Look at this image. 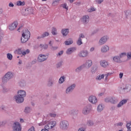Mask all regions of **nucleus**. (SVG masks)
Here are the masks:
<instances>
[{"label": "nucleus", "instance_id": "f257e3e1", "mask_svg": "<svg viewBox=\"0 0 131 131\" xmlns=\"http://www.w3.org/2000/svg\"><path fill=\"white\" fill-rule=\"evenodd\" d=\"M26 97V92L24 90H20L17 91V95L14 98L15 102L18 104H21L24 102V98Z\"/></svg>", "mask_w": 131, "mask_h": 131}, {"label": "nucleus", "instance_id": "f03ea898", "mask_svg": "<svg viewBox=\"0 0 131 131\" xmlns=\"http://www.w3.org/2000/svg\"><path fill=\"white\" fill-rule=\"evenodd\" d=\"M30 32L27 30L25 29L22 33V36L21 38V41L23 43H25L26 41H28V39L30 38Z\"/></svg>", "mask_w": 131, "mask_h": 131}, {"label": "nucleus", "instance_id": "7ed1b4c3", "mask_svg": "<svg viewBox=\"0 0 131 131\" xmlns=\"http://www.w3.org/2000/svg\"><path fill=\"white\" fill-rule=\"evenodd\" d=\"M15 54H17V55H22L23 56H26L28 54L30 53V50L29 49H24L23 48H19L16 49L14 51Z\"/></svg>", "mask_w": 131, "mask_h": 131}, {"label": "nucleus", "instance_id": "20e7f679", "mask_svg": "<svg viewBox=\"0 0 131 131\" xmlns=\"http://www.w3.org/2000/svg\"><path fill=\"white\" fill-rule=\"evenodd\" d=\"M14 77V73L12 72H7L5 76L3 77L2 80L3 83H6L8 82V80L12 79Z\"/></svg>", "mask_w": 131, "mask_h": 131}, {"label": "nucleus", "instance_id": "39448f33", "mask_svg": "<svg viewBox=\"0 0 131 131\" xmlns=\"http://www.w3.org/2000/svg\"><path fill=\"white\" fill-rule=\"evenodd\" d=\"M59 127L63 130H67L69 128V122L67 120H62L60 121Z\"/></svg>", "mask_w": 131, "mask_h": 131}, {"label": "nucleus", "instance_id": "423d86ee", "mask_svg": "<svg viewBox=\"0 0 131 131\" xmlns=\"http://www.w3.org/2000/svg\"><path fill=\"white\" fill-rule=\"evenodd\" d=\"M105 102H110L112 104H116L119 101V99L117 97L112 96L111 97H107L105 99Z\"/></svg>", "mask_w": 131, "mask_h": 131}, {"label": "nucleus", "instance_id": "0eeeda50", "mask_svg": "<svg viewBox=\"0 0 131 131\" xmlns=\"http://www.w3.org/2000/svg\"><path fill=\"white\" fill-rule=\"evenodd\" d=\"M47 124L45 125V128H48V129H52V128L55 127V126H56V125L57 124V123L55 121H47Z\"/></svg>", "mask_w": 131, "mask_h": 131}, {"label": "nucleus", "instance_id": "6e6552de", "mask_svg": "<svg viewBox=\"0 0 131 131\" xmlns=\"http://www.w3.org/2000/svg\"><path fill=\"white\" fill-rule=\"evenodd\" d=\"M109 39V36L107 35H105L102 36L98 42L99 45L100 46H103V45H105Z\"/></svg>", "mask_w": 131, "mask_h": 131}, {"label": "nucleus", "instance_id": "1a4fd4ad", "mask_svg": "<svg viewBox=\"0 0 131 131\" xmlns=\"http://www.w3.org/2000/svg\"><path fill=\"white\" fill-rule=\"evenodd\" d=\"M90 21V16L89 15H83L80 19V22L85 25V24H88Z\"/></svg>", "mask_w": 131, "mask_h": 131}, {"label": "nucleus", "instance_id": "9d476101", "mask_svg": "<svg viewBox=\"0 0 131 131\" xmlns=\"http://www.w3.org/2000/svg\"><path fill=\"white\" fill-rule=\"evenodd\" d=\"M91 111H92V106L87 105L83 108L82 113L84 115H88Z\"/></svg>", "mask_w": 131, "mask_h": 131}, {"label": "nucleus", "instance_id": "9b49d317", "mask_svg": "<svg viewBox=\"0 0 131 131\" xmlns=\"http://www.w3.org/2000/svg\"><path fill=\"white\" fill-rule=\"evenodd\" d=\"M31 14H33V9L30 7L26 9L23 12L24 16H28V15H31Z\"/></svg>", "mask_w": 131, "mask_h": 131}, {"label": "nucleus", "instance_id": "f8f14e48", "mask_svg": "<svg viewBox=\"0 0 131 131\" xmlns=\"http://www.w3.org/2000/svg\"><path fill=\"white\" fill-rule=\"evenodd\" d=\"M88 100L90 103H91V104H97L98 102V99L94 95L89 96L88 98Z\"/></svg>", "mask_w": 131, "mask_h": 131}, {"label": "nucleus", "instance_id": "ddd939ff", "mask_svg": "<svg viewBox=\"0 0 131 131\" xmlns=\"http://www.w3.org/2000/svg\"><path fill=\"white\" fill-rule=\"evenodd\" d=\"M79 57L80 58H85L89 56V51L88 50H82L78 54Z\"/></svg>", "mask_w": 131, "mask_h": 131}, {"label": "nucleus", "instance_id": "4468645a", "mask_svg": "<svg viewBox=\"0 0 131 131\" xmlns=\"http://www.w3.org/2000/svg\"><path fill=\"white\" fill-rule=\"evenodd\" d=\"M21 125L18 122H15L13 124V131H21Z\"/></svg>", "mask_w": 131, "mask_h": 131}, {"label": "nucleus", "instance_id": "2eb2a0df", "mask_svg": "<svg viewBox=\"0 0 131 131\" xmlns=\"http://www.w3.org/2000/svg\"><path fill=\"white\" fill-rule=\"evenodd\" d=\"M48 58H49V55H45L43 54H39L37 60L38 62H43L46 61Z\"/></svg>", "mask_w": 131, "mask_h": 131}, {"label": "nucleus", "instance_id": "dca6fc26", "mask_svg": "<svg viewBox=\"0 0 131 131\" xmlns=\"http://www.w3.org/2000/svg\"><path fill=\"white\" fill-rule=\"evenodd\" d=\"M17 26H18V22L17 21H14L13 23L9 26L8 29L9 30L13 31V30H15V29L17 28Z\"/></svg>", "mask_w": 131, "mask_h": 131}, {"label": "nucleus", "instance_id": "f3484780", "mask_svg": "<svg viewBox=\"0 0 131 131\" xmlns=\"http://www.w3.org/2000/svg\"><path fill=\"white\" fill-rule=\"evenodd\" d=\"M99 64L102 68H107L109 66V62L106 60H102L99 62Z\"/></svg>", "mask_w": 131, "mask_h": 131}, {"label": "nucleus", "instance_id": "a211bd4d", "mask_svg": "<svg viewBox=\"0 0 131 131\" xmlns=\"http://www.w3.org/2000/svg\"><path fill=\"white\" fill-rule=\"evenodd\" d=\"M85 68H91L93 66V61L91 59H88L84 64H83Z\"/></svg>", "mask_w": 131, "mask_h": 131}, {"label": "nucleus", "instance_id": "6ab92c4d", "mask_svg": "<svg viewBox=\"0 0 131 131\" xmlns=\"http://www.w3.org/2000/svg\"><path fill=\"white\" fill-rule=\"evenodd\" d=\"M76 85L75 84H73L71 86H69L66 91V94H70L71 92H72L74 89H75Z\"/></svg>", "mask_w": 131, "mask_h": 131}, {"label": "nucleus", "instance_id": "aec40b11", "mask_svg": "<svg viewBox=\"0 0 131 131\" xmlns=\"http://www.w3.org/2000/svg\"><path fill=\"white\" fill-rule=\"evenodd\" d=\"M104 77H105V74H98L95 77V79L97 81H100L102 80V79H104Z\"/></svg>", "mask_w": 131, "mask_h": 131}, {"label": "nucleus", "instance_id": "412c9836", "mask_svg": "<svg viewBox=\"0 0 131 131\" xmlns=\"http://www.w3.org/2000/svg\"><path fill=\"white\" fill-rule=\"evenodd\" d=\"M101 52L103 54L107 53V52H109V46L107 45L103 46L101 48Z\"/></svg>", "mask_w": 131, "mask_h": 131}, {"label": "nucleus", "instance_id": "4be33fe9", "mask_svg": "<svg viewBox=\"0 0 131 131\" xmlns=\"http://www.w3.org/2000/svg\"><path fill=\"white\" fill-rule=\"evenodd\" d=\"M126 103H127V99H123L119 102V103L117 104V107L118 108H120L121 107H122L123 105L126 104Z\"/></svg>", "mask_w": 131, "mask_h": 131}, {"label": "nucleus", "instance_id": "5701e85b", "mask_svg": "<svg viewBox=\"0 0 131 131\" xmlns=\"http://www.w3.org/2000/svg\"><path fill=\"white\" fill-rule=\"evenodd\" d=\"M75 51H76V48L73 47V48H69L67 50V54H68V55H70L71 54H72L73 52H75Z\"/></svg>", "mask_w": 131, "mask_h": 131}, {"label": "nucleus", "instance_id": "b1692460", "mask_svg": "<svg viewBox=\"0 0 131 131\" xmlns=\"http://www.w3.org/2000/svg\"><path fill=\"white\" fill-rule=\"evenodd\" d=\"M61 33L63 36H66L67 34L69 33V29H63L61 30Z\"/></svg>", "mask_w": 131, "mask_h": 131}, {"label": "nucleus", "instance_id": "393cba45", "mask_svg": "<svg viewBox=\"0 0 131 131\" xmlns=\"http://www.w3.org/2000/svg\"><path fill=\"white\" fill-rule=\"evenodd\" d=\"M97 110L98 112H102L104 110V105L102 104H99L97 106Z\"/></svg>", "mask_w": 131, "mask_h": 131}, {"label": "nucleus", "instance_id": "a878e982", "mask_svg": "<svg viewBox=\"0 0 131 131\" xmlns=\"http://www.w3.org/2000/svg\"><path fill=\"white\" fill-rule=\"evenodd\" d=\"M121 89L122 90H124V91L125 90H128V85L125 83H122L121 84Z\"/></svg>", "mask_w": 131, "mask_h": 131}, {"label": "nucleus", "instance_id": "bb28decb", "mask_svg": "<svg viewBox=\"0 0 131 131\" xmlns=\"http://www.w3.org/2000/svg\"><path fill=\"white\" fill-rule=\"evenodd\" d=\"M121 89L122 90H124V91L125 90H128V85L125 83H122L121 84Z\"/></svg>", "mask_w": 131, "mask_h": 131}, {"label": "nucleus", "instance_id": "cd10ccee", "mask_svg": "<svg viewBox=\"0 0 131 131\" xmlns=\"http://www.w3.org/2000/svg\"><path fill=\"white\" fill-rule=\"evenodd\" d=\"M51 33L53 35H57L58 34V31H57V28L55 27H53L51 30Z\"/></svg>", "mask_w": 131, "mask_h": 131}, {"label": "nucleus", "instance_id": "c85d7f7f", "mask_svg": "<svg viewBox=\"0 0 131 131\" xmlns=\"http://www.w3.org/2000/svg\"><path fill=\"white\" fill-rule=\"evenodd\" d=\"M48 45L40 44L38 47H35L34 49H36V48H40L41 49H44V50H47V49H48Z\"/></svg>", "mask_w": 131, "mask_h": 131}, {"label": "nucleus", "instance_id": "c756f323", "mask_svg": "<svg viewBox=\"0 0 131 131\" xmlns=\"http://www.w3.org/2000/svg\"><path fill=\"white\" fill-rule=\"evenodd\" d=\"M16 6L20 7L21 6H25V1H18L16 2Z\"/></svg>", "mask_w": 131, "mask_h": 131}, {"label": "nucleus", "instance_id": "7c9ffc66", "mask_svg": "<svg viewBox=\"0 0 131 131\" xmlns=\"http://www.w3.org/2000/svg\"><path fill=\"white\" fill-rule=\"evenodd\" d=\"M72 43H73V40L71 39H69L64 42V45H66V46H69L70 45H72Z\"/></svg>", "mask_w": 131, "mask_h": 131}, {"label": "nucleus", "instance_id": "2f4dec72", "mask_svg": "<svg viewBox=\"0 0 131 131\" xmlns=\"http://www.w3.org/2000/svg\"><path fill=\"white\" fill-rule=\"evenodd\" d=\"M113 60L114 62H117V63H119L120 62V57L119 56H115L113 58Z\"/></svg>", "mask_w": 131, "mask_h": 131}, {"label": "nucleus", "instance_id": "473e14b6", "mask_svg": "<svg viewBox=\"0 0 131 131\" xmlns=\"http://www.w3.org/2000/svg\"><path fill=\"white\" fill-rule=\"evenodd\" d=\"M25 113H30L31 112V108L29 107H26L24 110Z\"/></svg>", "mask_w": 131, "mask_h": 131}, {"label": "nucleus", "instance_id": "72a5a7b5", "mask_svg": "<svg viewBox=\"0 0 131 131\" xmlns=\"http://www.w3.org/2000/svg\"><path fill=\"white\" fill-rule=\"evenodd\" d=\"M82 68H84V66H83V64L82 66H81L78 67L75 70L76 72H79V71H80V70H81V69H82Z\"/></svg>", "mask_w": 131, "mask_h": 131}, {"label": "nucleus", "instance_id": "f704fd0d", "mask_svg": "<svg viewBox=\"0 0 131 131\" xmlns=\"http://www.w3.org/2000/svg\"><path fill=\"white\" fill-rule=\"evenodd\" d=\"M112 74H113V73L112 72L106 73L105 74H104V76H105V80L108 79V76H110V75H112Z\"/></svg>", "mask_w": 131, "mask_h": 131}, {"label": "nucleus", "instance_id": "c9c22d12", "mask_svg": "<svg viewBox=\"0 0 131 131\" xmlns=\"http://www.w3.org/2000/svg\"><path fill=\"white\" fill-rule=\"evenodd\" d=\"M65 81V77L62 76L60 78L58 82L59 83H63V81Z\"/></svg>", "mask_w": 131, "mask_h": 131}, {"label": "nucleus", "instance_id": "e433bc0d", "mask_svg": "<svg viewBox=\"0 0 131 131\" xmlns=\"http://www.w3.org/2000/svg\"><path fill=\"white\" fill-rule=\"evenodd\" d=\"M50 35V33L48 32H45L42 34V38L47 37V36H49Z\"/></svg>", "mask_w": 131, "mask_h": 131}, {"label": "nucleus", "instance_id": "4c0bfd02", "mask_svg": "<svg viewBox=\"0 0 131 131\" xmlns=\"http://www.w3.org/2000/svg\"><path fill=\"white\" fill-rule=\"evenodd\" d=\"M91 73L92 74H95L97 72V68L95 67H92L91 70Z\"/></svg>", "mask_w": 131, "mask_h": 131}, {"label": "nucleus", "instance_id": "58836bf2", "mask_svg": "<svg viewBox=\"0 0 131 131\" xmlns=\"http://www.w3.org/2000/svg\"><path fill=\"white\" fill-rule=\"evenodd\" d=\"M127 54L126 52H123L119 55L120 58H123V57H126Z\"/></svg>", "mask_w": 131, "mask_h": 131}, {"label": "nucleus", "instance_id": "ea45409f", "mask_svg": "<svg viewBox=\"0 0 131 131\" xmlns=\"http://www.w3.org/2000/svg\"><path fill=\"white\" fill-rule=\"evenodd\" d=\"M7 57L8 60H12L13 59V55L10 53H8L7 54Z\"/></svg>", "mask_w": 131, "mask_h": 131}, {"label": "nucleus", "instance_id": "a19ab883", "mask_svg": "<svg viewBox=\"0 0 131 131\" xmlns=\"http://www.w3.org/2000/svg\"><path fill=\"white\" fill-rule=\"evenodd\" d=\"M87 124L90 126H93V125H94V121L92 120H89L88 121Z\"/></svg>", "mask_w": 131, "mask_h": 131}, {"label": "nucleus", "instance_id": "79ce46f5", "mask_svg": "<svg viewBox=\"0 0 131 131\" xmlns=\"http://www.w3.org/2000/svg\"><path fill=\"white\" fill-rule=\"evenodd\" d=\"M77 45H78V46H81V45H82V41H81V39H80V38H79L77 41Z\"/></svg>", "mask_w": 131, "mask_h": 131}, {"label": "nucleus", "instance_id": "37998d69", "mask_svg": "<svg viewBox=\"0 0 131 131\" xmlns=\"http://www.w3.org/2000/svg\"><path fill=\"white\" fill-rule=\"evenodd\" d=\"M46 123H48V121H43L42 122H41L38 124L39 126H42V125H45L46 124Z\"/></svg>", "mask_w": 131, "mask_h": 131}, {"label": "nucleus", "instance_id": "c03bdc74", "mask_svg": "<svg viewBox=\"0 0 131 131\" xmlns=\"http://www.w3.org/2000/svg\"><path fill=\"white\" fill-rule=\"evenodd\" d=\"M126 127L128 131H131V124L130 123H127Z\"/></svg>", "mask_w": 131, "mask_h": 131}, {"label": "nucleus", "instance_id": "a18cd8bd", "mask_svg": "<svg viewBox=\"0 0 131 131\" xmlns=\"http://www.w3.org/2000/svg\"><path fill=\"white\" fill-rule=\"evenodd\" d=\"M59 4V1H54L53 2L52 5L54 7H56V6H58V4Z\"/></svg>", "mask_w": 131, "mask_h": 131}, {"label": "nucleus", "instance_id": "49530a36", "mask_svg": "<svg viewBox=\"0 0 131 131\" xmlns=\"http://www.w3.org/2000/svg\"><path fill=\"white\" fill-rule=\"evenodd\" d=\"M49 116H51V117H56L57 116V114L56 113H51L49 114Z\"/></svg>", "mask_w": 131, "mask_h": 131}, {"label": "nucleus", "instance_id": "de8ad7c7", "mask_svg": "<svg viewBox=\"0 0 131 131\" xmlns=\"http://www.w3.org/2000/svg\"><path fill=\"white\" fill-rule=\"evenodd\" d=\"M94 11H96L95 8H91L88 10V11L89 12V13H92V12H94Z\"/></svg>", "mask_w": 131, "mask_h": 131}, {"label": "nucleus", "instance_id": "09e8293b", "mask_svg": "<svg viewBox=\"0 0 131 131\" xmlns=\"http://www.w3.org/2000/svg\"><path fill=\"white\" fill-rule=\"evenodd\" d=\"M62 8H63V9H66V10H68V6H67V4H62Z\"/></svg>", "mask_w": 131, "mask_h": 131}, {"label": "nucleus", "instance_id": "8fccbe9b", "mask_svg": "<svg viewBox=\"0 0 131 131\" xmlns=\"http://www.w3.org/2000/svg\"><path fill=\"white\" fill-rule=\"evenodd\" d=\"M96 3H97V4H99V5L102 4V3H103V2H104V0H95Z\"/></svg>", "mask_w": 131, "mask_h": 131}, {"label": "nucleus", "instance_id": "3c124183", "mask_svg": "<svg viewBox=\"0 0 131 131\" xmlns=\"http://www.w3.org/2000/svg\"><path fill=\"white\" fill-rule=\"evenodd\" d=\"M127 58L128 59H131V52H129L127 53Z\"/></svg>", "mask_w": 131, "mask_h": 131}, {"label": "nucleus", "instance_id": "603ef678", "mask_svg": "<svg viewBox=\"0 0 131 131\" xmlns=\"http://www.w3.org/2000/svg\"><path fill=\"white\" fill-rule=\"evenodd\" d=\"M85 37V36H84V34H83V33H81L79 34V38H84Z\"/></svg>", "mask_w": 131, "mask_h": 131}, {"label": "nucleus", "instance_id": "864d4df0", "mask_svg": "<svg viewBox=\"0 0 131 131\" xmlns=\"http://www.w3.org/2000/svg\"><path fill=\"white\" fill-rule=\"evenodd\" d=\"M28 131H35V128L34 126H32L30 127Z\"/></svg>", "mask_w": 131, "mask_h": 131}, {"label": "nucleus", "instance_id": "5fc2aeb1", "mask_svg": "<svg viewBox=\"0 0 131 131\" xmlns=\"http://www.w3.org/2000/svg\"><path fill=\"white\" fill-rule=\"evenodd\" d=\"M78 131H85V127H82L78 129Z\"/></svg>", "mask_w": 131, "mask_h": 131}, {"label": "nucleus", "instance_id": "6e6d98bb", "mask_svg": "<svg viewBox=\"0 0 131 131\" xmlns=\"http://www.w3.org/2000/svg\"><path fill=\"white\" fill-rule=\"evenodd\" d=\"M61 66H62V62H58L56 64L57 68H59L61 67Z\"/></svg>", "mask_w": 131, "mask_h": 131}, {"label": "nucleus", "instance_id": "4d7b16f0", "mask_svg": "<svg viewBox=\"0 0 131 131\" xmlns=\"http://www.w3.org/2000/svg\"><path fill=\"white\" fill-rule=\"evenodd\" d=\"M94 51H95V47H91L90 49V52L91 53H93V52H94Z\"/></svg>", "mask_w": 131, "mask_h": 131}, {"label": "nucleus", "instance_id": "13d9d810", "mask_svg": "<svg viewBox=\"0 0 131 131\" xmlns=\"http://www.w3.org/2000/svg\"><path fill=\"white\" fill-rule=\"evenodd\" d=\"M119 78H120L121 79V78H122V77H123V73H120V74L119 75Z\"/></svg>", "mask_w": 131, "mask_h": 131}, {"label": "nucleus", "instance_id": "bf43d9fd", "mask_svg": "<svg viewBox=\"0 0 131 131\" xmlns=\"http://www.w3.org/2000/svg\"><path fill=\"white\" fill-rule=\"evenodd\" d=\"M9 7H10V8H13V7H14V4L12 2H10L9 4Z\"/></svg>", "mask_w": 131, "mask_h": 131}, {"label": "nucleus", "instance_id": "052dcab7", "mask_svg": "<svg viewBox=\"0 0 131 131\" xmlns=\"http://www.w3.org/2000/svg\"><path fill=\"white\" fill-rule=\"evenodd\" d=\"M117 125L118 126H122V125H123V123L120 122L117 123Z\"/></svg>", "mask_w": 131, "mask_h": 131}, {"label": "nucleus", "instance_id": "680f3d73", "mask_svg": "<svg viewBox=\"0 0 131 131\" xmlns=\"http://www.w3.org/2000/svg\"><path fill=\"white\" fill-rule=\"evenodd\" d=\"M63 53H64V51H61L58 53V55L61 56V55H63Z\"/></svg>", "mask_w": 131, "mask_h": 131}, {"label": "nucleus", "instance_id": "e2e57ef3", "mask_svg": "<svg viewBox=\"0 0 131 131\" xmlns=\"http://www.w3.org/2000/svg\"><path fill=\"white\" fill-rule=\"evenodd\" d=\"M5 125V122H4L3 121H0V126H2V125Z\"/></svg>", "mask_w": 131, "mask_h": 131}, {"label": "nucleus", "instance_id": "0e129e2a", "mask_svg": "<svg viewBox=\"0 0 131 131\" xmlns=\"http://www.w3.org/2000/svg\"><path fill=\"white\" fill-rule=\"evenodd\" d=\"M104 95V93H100L98 94L99 97H102Z\"/></svg>", "mask_w": 131, "mask_h": 131}, {"label": "nucleus", "instance_id": "69168bd1", "mask_svg": "<svg viewBox=\"0 0 131 131\" xmlns=\"http://www.w3.org/2000/svg\"><path fill=\"white\" fill-rule=\"evenodd\" d=\"M19 121L21 123H23V122H24V120L23 119H20Z\"/></svg>", "mask_w": 131, "mask_h": 131}, {"label": "nucleus", "instance_id": "338daca9", "mask_svg": "<svg viewBox=\"0 0 131 131\" xmlns=\"http://www.w3.org/2000/svg\"><path fill=\"white\" fill-rule=\"evenodd\" d=\"M57 49H58L57 47H52V50H57Z\"/></svg>", "mask_w": 131, "mask_h": 131}, {"label": "nucleus", "instance_id": "774afa93", "mask_svg": "<svg viewBox=\"0 0 131 131\" xmlns=\"http://www.w3.org/2000/svg\"><path fill=\"white\" fill-rule=\"evenodd\" d=\"M49 45L50 46H53V42L52 41H49Z\"/></svg>", "mask_w": 131, "mask_h": 131}]
</instances>
